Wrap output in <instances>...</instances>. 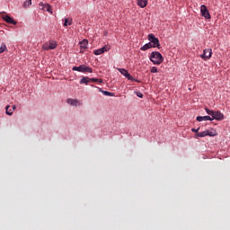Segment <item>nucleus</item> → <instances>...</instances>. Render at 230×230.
I'll return each instance as SVG.
<instances>
[{
    "label": "nucleus",
    "mask_w": 230,
    "mask_h": 230,
    "mask_svg": "<svg viewBox=\"0 0 230 230\" xmlns=\"http://www.w3.org/2000/svg\"><path fill=\"white\" fill-rule=\"evenodd\" d=\"M148 40L152 45L160 46L159 39H157L155 34H148Z\"/></svg>",
    "instance_id": "5"
},
{
    "label": "nucleus",
    "mask_w": 230,
    "mask_h": 230,
    "mask_svg": "<svg viewBox=\"0 0 230 230\" xmlns=\"http://www.w3.org/2000/svg\"><path fill=\"white\" fill-rule=\"evenodd\" d=\"M152 48H158L159 49L160 46H155V44H152L151 42H148V43L145 44L144 47H141L140 50L146 51V50H148Z\"/></svg>",
    "instance_id": "13"
},
{
    "label": "nucleus",
    "mask_w": 230,
    "mask_h": 230,
    "mask_svg": "<svg viewBox=\"0 0 230 230\" xmlns=\"http://www.w3.org/2000/svg\"><path fill=\"white\" fill-rule=\"evenodd\" d=\"M200 13H201V17L209 20L211 19V15L209 14V12L207 9L206 5H201L200 6Z\"/></svg>",
    "instance_id": "4"
},
{
    "label": "nucleus",
    "mask_w": 230,
    "mask_h": 230,
    "mask_svg": "<svg viewBox=\"0 0 230 230\" xmlns=\"http://www.w3.org/2000/svg\"><path fill=\"white\" fill-rule=\"evenodd\" d=\"M207 136H208L207 131L197 133V137H205Z\"/></svg>",
    "instance_id": "21"
},
{
    "label": "nucleus",
    "mask_w": 230,
    "mask_h": 230,
    "mask_svg": "<svg viewBox=\"0 0 230 230\" xmlns=\"http://www.w3.org/2000/svg\"><path fill=\"white\" fill-rule=\"evenodd\" d=\"M109 50H110V46L106 45V46L102 47L99 49H95L94 50V55L95 56L102 55L103 53H105Z\"/></svg>",
    "instance_id": "8"
},
{
    "label": "nucleus",
    "mask_w": 230,
    "mask_h": 230,
    "mask_svg": "<svg viewBox=\"0 0 230 230\" xmlns=\"http://www.w3.org/2000/svg\"><path fill=\"white\" fill-rule=\"evenodd\" d=\"M66 103H68L71 106H75V107L82 105L81 101H78L76 99H68V100H66Z\"/></svg>",
    "instance_id": "10"
},
{
    "label": "nucleus",
    "mask_w": 230,
    "mask_h": 230,
    "mask_svg": "<svg viewBox=\"0 0 230 230\" xmlns=\"http://www.w3.org/2000/svg\"><path fill=\"white\" fill-rule=\"evenodd\" d=\"M2 20L5 21V22L8 23V24H13V25L17 24V22L13 20V18L10 17L9 15H3Z\"/></svg>",
    "instance_id": "9"
},
{
    "label": "nucleus",
    "mask_w": 230,
    "mask_h": 230,
    "mask_svg": "<svg viewBox=\"0 0 230 230\" xmlns=\"http://www.w3.org/2000/svg\"><path fill=\"white\" fill-rule=\"evenodd\" d=\"M72 23H73V20L65 18L64 27L71 26Z\"/></svg>",
    "instance_id": "17"
},
{
    "label": "nucleus",
    "mask_w": 230,
    "mask_h": 230,
    "mask_svg": "<svg viewBox=\"0 0 230 230\" xmlns=\"http://www.w3.org/2000/svg\"><path fill=\"white\" fill-rule=\"evenodd\" d=\"M136 93V96H137L138 98H144V94L140 92H135Z\"/></svg>",
    "instance_id": "27"
},
{
    "label": "nucleus",
    "mask_w": 230,
    "mask_h": 230,
    "mask_svg": "<svg viewBox=\"0 0 230 230\" xmlns=\"http://www.w3.org/2000/svg\"><path fill=\"white\" fill-rule=\"evenodd\" d=\"M206 132H207V136H209L211 137H216V132H213V131L209 132L208 130H207Z\"/></svg>",
    "instance_id": "25"
},
{
    "label": "nucleus",
    "mask_w": 230,
    "mask_h": 230,
    "mask_svg": "<svg viewBox=\"0 0 230 230\" xmlns=\"http://www.w3.org/2000/svg\"><path fill=\"white\" fill-rule=\"evenodd\" d=\"M14 111V110L10 109V106H6L5 107V114L8 116H12L13 112Z\"/></svg>",
    "instance_id": "19"
},
{
    "label": "nucleus",
    "mask_w": 230,
    "mask_h": 230,
    "mask_svg": "<svg viewBox=\"0 0 230 230\" xmlns=\"http://www.w3.org/2000/svg\"><path fill=\"white\" fill-rule=\"evenodd\" d=\"M205 111H207V114H208V115H214V114H216V111H210V110L208 109V108H205Z\"/></svg>",
    "instance_id": "24"
},
{
    "label": "nucleus",
    "mask_w": 230,
    "mask_h": 230,
    "mask_svg": "<svg viewBox=\"0 0 230 230\" xmlns=\"http://www.w3.org/2000/svg\"><path fill=\"white\" fill-rule=\"evenodd\" d=\"M149 60L155 64V66H160V64L164 63V57L159 52L155 51L149 56Z\"/></svg>",
    "instance_id": "1"
},
{
    "label": "nucleus",
    "mask_w": 230,
    "mask_h": 230,
    "mask_svg": "<svg viewBox=\"0 0 230 230\" xmlns=\"http://www.w3.org/2000/svg\"><path fill=\"white\" fill-rule=\"evenodd\" d=\"M148 4L147 0H137V5L140 8H145L146 7V4Z\"/></svg>",
    "instance_id": "15"
},
{
    "label": "nucleus",
    "mask_w": 230,
    "mask_h": 230,
    "mask_svg": "<svg viewBox=\"0 0 230 230\" xmlns=\"http://www.w3.org/2000/svg\"><path fill=\"white\" fill-rule=\"evenodd\" d=\"M5 51H6V45L4 43H2V45H0V54Z\"/></svg>",
    "instance_id": "20"
},
{
    "label": "nucleus",
    "mask_w": 230,
    "mask_h": 230,
    "mask_svg": "<svg viewBox=\"0 0 230 230\" xmlns=\"http://www.w3.org/2000/svg\"><path fill=\"white\" fill-rule=\"evenodd\" d=\"M117 71H119V73H120V75H122L123 76H125V78H127L128 80L136 82V83H140L139 80L134 78L133 76H131L128 73V70H126L125 68H117Z\"/></svg>",
    "instance_id": "2"
},
{
    "label": "nucleus",
    "mask_w": 230,
    "mask_h": 230,
    "mask_svg": "<svg viewBox=\"0 0 230 230\" xmlns=\"http://www.w3.org/2000/svg\"><path fill=\"white\" fill-rule=\"evenodd\" d=\"M87 45H88V40H84L80 41V49H85Z\"/></svg>",
    "instance_id": "18"
},
{
    "label": "nucleus",
    "mask_w": 230,
    "mask_h": 230,
    "mask_svg": "<svg viewBox=\"0 0 230 230\" xmlns=\"http://www.w3.org/2000/svg\"><path fill=\"white\" fill-rule=\"evenodd\" d=\"M73 71L79 73H93V69L85 65H80V66L73 67Z\"/></svg>",
    "instance_id": "3"
},
{
    "label": "nucleus",
    "mask_w": 230,
    "mask_h": 230,
    "mask_svg": "<svg viewBox=\"0 0 230 230\" xmlns=\"http://www.w3.org/2000/svg\"><path fill=\"white\" fill-rule=\"evenodd\" d=\"M89 83H92V81L88 76H84V77H82V79H80V84L88 85Z\"/></svg>",
    "instance_id": "14"
},
{
    "label": "nucleus",
    "mask_w": 230,
    "mask_h": 230,
    "mask_svg": "<svg viewBox=\"0 0 230 230\" xmlns=\"http://www.w3.org/2000/svg\"><path fill=\"white\" fill-rule=\"evenodd\" d=\"M157 72H158L157 67L155 66L151 67V73L155 74Z\"/></svg>",
    "instance_id": "28"
},
{
    "label": "nucleus",
    "mask_w": 230,
    "mask_h": 230,
    "mask_svg": "<svg viewBox=\"0 0 230 230\" xmlns=\"http://www.w3.org/2000/svg\"><path fill=\"white\" fill-rule=\"evenodd\" d=\"M90 81L92 83H103V80L102 79H97V78H90Z\"/></svg>",
    "instance_id": "22"
},
{
    "label": "nucleus",
    "mask_w": 230,
    "mask_h": 230,
    "mask_svg": "<svg viewBox=\"0 0 230 230\" xmlns=\"http://www.w3.org/2000/svg\"><path fill=\"white\" fill-rule=\"evenodd\" d=\"M212 117V119H216L217 121H220L224 119V114H222L220 111H216V113L209 115Z\"/></svg>",
    "instance_id": "11"
},
{
    "label": "nucleus",
    "mask_w": 230,
    "mask_h": 230,
    "mask_svg": "<svg viewBox=\"0 0 230 230\" xmlns=\"http://www.w3.org/2000/svg\"><path fill=\"white\" fill-rule=\"evenodd\" d=\"M42 10L45 12H49V13H53V12L51 11V6L49 4H44Z\"/></svg>",
    "instance_id": "16"
},
{
    "label": "nucleus",
    "mask_w": 230,
    "mask_h": 230,
    "mask_svg": "<svg viewBox=\"0 0 230 230\" xmlns=\"http://www.w3.org/2000/svg\"><path fill=\"white\" fill-rule=\"evenodd\" d=\"M30 5H31V0H28L25 3H23V7H28Z\"/></svg>",
    "instance_id": "26"
},
{
    "label": "nucleus",
    "mask_w": 230,
    "mask_h": 230,
    "mask_svg": "<svg viewBox=\"0 0 230 230\" xmlns=\"http://www.w3.org/2000/svg\"><path fill=\"white\" fill-rule=\"evenodd\" d=\"M215 119L209 117V116H197L196 120L199 122L202 121H213Z\"/></svg>",
    "instance_id": "12"
},
{
    "label": "nucleus",
    "mask_w": 230,
    "mask_h": 230,
    "mask_svg": "<svg viewBox=\"0 0 230 230\" xmlns=\"http://www.w3.org/2000/svg\"><path fill=\"white\" fill-rule=\"evenodd\" d=\"M211 55H212V50L210 49H205L203 50V54L200 55V58L207 61L209 58H211Z\"/></svg>",
    "instance_id": "7"
},
{
    "label": "nucleus",
    "mask_w": 230,
    "mask_h": 230,
    "mask_svg": "<svg viewBox=\"0 0 230 230\" xmlns=\"http://www.w3.org/2000/svg\"><path fill=\"white\" fill-rule=\"evenodd\" d=\"M103 95L108 96V97H112L114 94L112 93L107 92V91H102Z\"/></svg>",
    "instance_id": "23"
},
{
    "label": "nucleus",
    "mask_w": 230,
    "mask_h": 230,
    "mask_svg": "<svg viewBox=\"0 0 230 230\" xmlns=\"http://www.w3.org/2000/svg\"><path fill=\"white\" fill-rule=\"evenodd\" d=\"M11 110L15 111V110H16V106H13V107L11 108Z\"/></svg>",
    "instance_id": "30"
},
{
    "label": "nucleus",
    "mask_w": 230,
    "mask_h": 230,
    "mask_svg": "<svg viewBox=\"0 0 230 230\" xmlns=\"http://www.w3.org/2000/svg\"><path fill=\"white\" fill-rule=\"evenodd\" d=\"M56 46L57 44L55 41H49V43H45V45H43V50H54L56 49Z\"/></svg>",
    "instance_id": "6"
},
{
    "label": "nucleus",
    "mask_w": 230,
    "mask_h": 230,
    "mask_svg": "<svg viewBox=\"0 0 230 230\" xmlns=\"http://www.w3.org/2000/svg\"><path fill=\"white\" fill-rule=\"evenodd\" d=\"M190 131L197 133L199 131V128H197V129L196 128H192V129H190Z\"/></svg>",
    "instance_id": "29"
}]
</instances>
